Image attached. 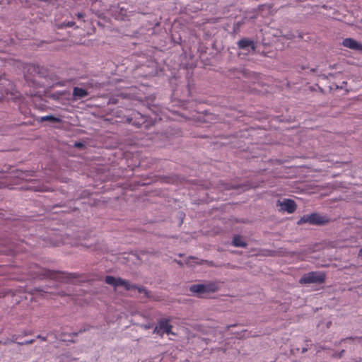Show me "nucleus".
I'll return each mask as SVG.
<instances>
[{
	"label": "nucleus",
	"instance_id": "obj_35",
	"mask_svg": "<svg viewBox=\"0 0 362 362\" xmlns=\"http://www.w3.org/2000/svg\"><path fill=\"white\" fill-rule=\"evenodd\" d=\"M83 146V144L81 143L76 144V146L79 147V146Z\"/></svg>",
	"mask_w": 362,
	"mask_h": 362
},
{
	"label": "nucleus",
	"instance_id": "obj_27",
	"mask_svg": "<svg viewBox=\"0 0 362 362\" xmlns=\"http://www.w3.org/2000/svg\"><path fill=\"white\" fill-rule=\"evenodd\" d=\"M76 16H77L78 18H81L84 16V14L82 13H78Z\"/></svg>",
	"mask_w": 362,
	"mask_h": 362
},
{
	"label": "nucleus",
	"instance_id": "obj_26",
	"mask_svg": "<svg viewBox=\"0 0 362 362\" xmlns=\"http://www.w3.org/2000/svg\"><path fill=\"white\" fill-rule=\"evenodd\" d=\"M357 337H346V338L342 339L341 340V341H344L347 340V339H349V340H354V339H355Z\"/></svg>",
	"mask_w": 362,
	"mask_h": 362
},
{
	"label": "nucleus",
	"instance_id": "obj_10",
	"mask_svg": "<svg viewBox=\"0 0 362 362\" xmlns=\"http://www.w3.org/2000/svg\"><path fill=\"white\" fill-rule=\"evenodd\" d=\"M88 95V92L79 87H74L73 89V97L75 100L81 99Z\"/></svg>",
	"mask_w": 362,
	"mask_h": 362
},
{
	"label": "nucleus",
	"instance_id": "obj_23",
	"mask_svg": "<svg viewBox=\"0 0 362 362\" xmlns=\"http://www.w3.org/2000/svg\"><path fill=\"white\" fill-rule=\"evenodd\" d=\"M344 353V350L343 349L341 351H339L338 354H334V356L340 358L343 356Z\"/></svg>",
	"mask_w": 362,
	"mask_h": 362
},
{
	"label": "nucleus",
	"instance_id": "obj_22",
	"mask_svg": "<svg viewBox=\"0 0 362 362\" xmlns=\"http://www.w3.org/2000/svg\"><path fill=\"white\" fill-rule=\"evenodd\" d=\"M224 189H231L236 188L235 186L230 184H223Z\"/></svg>",
	"mask_w": 362,
	"mask_h": 362
},
{
	"label": "nucleus",
	"instance_id": "obj_39",
	"mask_svg": "<svg viewBox=\"0 0 362 362\" xmlns=\"http://www.w3.org/2000/svg\"><path fill=\"white\" fill-rule=\"evenodd\" d=\"M177 264L180 265H182V263L180 261L175 260Z\"/></svg>",
	"mask_w": 362,
	"mask_h": 362
},
{
	"label": "nucleus",
	"instance_id": "obj_12",
	"mask_svg": "<svg viewBox=\"0 0 362 362\" xmlns=\"http://www.w3.org/2000/svg\"><path fill=\"white\" fill-rule=\"evenodd\" d=\"M39 121L40 122L48 121V122H53V123L54 122L60 123V122H62V119L60 117H57L50 115H46V116L41 117L39 119Z\"/></svg>",
	"mask_w": 362,
	"mask_h": 362
},
{
	"label": "nucleus",
	"instance_id": "obj_33",
	"mask_svg": "<svg viewBox=\"0 0 362 362\" xmlns=\"http://www.w3.org/2000/svg\"><path fill=\"white\" fill-rule=\"evenodd\" d=\"M308 348H305H305H303V349H302V353H305V352L308 351Z\"/></svg>",
	"mask_w": 362,
	"mask_h": 362
},
{
	"label": "nucleus",
	"instance_id": "obj_21",
	"mask_svg": "<svg viewBox=\"0 0 362 362\" xmlns=\"http://www.w3.org/2000/svg\"><path fill=\"white\" fill-rule=\"evenodd\" d=\"M35 341V339H30V340H25L24 341L21 342H17L19 345H27V344H31Z\"/></svg>",
	"mask_w": 362,
	"mask_h": 362
},
{
	"label": "nucleus",
	"instance_id": "obj_41",
	"mask_svg": "<svg viewBox=\"0 0 362 362\" xmlns=\"http://www.w3.org/2000/svg\"><path fill=\"white\" fill-rule=\"evenodd\" d=\"M190 259H197L196 257H189Z\"/></svg>",
	"mask_w": 362,
	"mask_h": 362
},
{
	"label": "nucleus",
	"instance_id": "obj_28",
	"mask_svg": "<svg viewBox=\"0 0 362 362\" xmlns=\"http://www.w3.org/2000/svg\"><path fill=\"white\" fill-rule=\"evenodd\" d=\"M209 266H211V267H217L216 265L214 264V263L212 262V261H210V262H207Z\"/></svg>",
	"mask_w": 362,
	"mask_h": 362
},
{
	"label": "nucleus",
	"instance_id": "obj_9",
	"mask_svg": "<svg viewBox=\"0 0 362 362\" xmlns=\"http://www.w3.org/2000/svg\"><path fill=\"white\" fill-rule=\"evenodd\" d=\"M343 46L354 50H362V44L353 38H346L342 42Z\"/></svg>",
	"mask_w": 362,
	"mask_h": 362
},
{
	"label": "nucleus",
	"instance_id": "obj_15",
	"mask_svg": "<svg viewBox=\"0 0 362 362\" xmlns=\"http://www.w3.org/2000/svg\"><path fill=\"white\" fill-rule=\"evenodd\" d=\"M131 286H132L131 287V290L132 289H136L139 293H144L146 298H150L151 297L150 291H148L147 289H146L145 287L139 286H138L136 284H131Z\"/></svg>",
	"mask_w": 362,
	"mask_h": 362
},
{
	"label": "nucleus",
	"instance_id": "obj_3",
	"mask_svg": "<svg viewBox=\"0 0 362 362\" xmlns=\"http://www.w3.org/2000/svg\"><path fill=\"white\" fill-rule=\"evenodd\" d=\"M329 219L325 216H322L317 213H312L310 214H305L302 216L298 221L297 224L300 226L304 223H310L315 226H324L328 223Z\"/></svg>",
	"mask_w": 362,
	"mask_h": 362
},
{
	"label": "nucleus",
	"instance_id": "obj_14",
	"mask_svg": "<svg viewBox=\"0 0 362 362\" xmlns=\"http://www.w3.org/2000/svg\"><path fill=\"white\" fill-rule=\"evenodd\" d=\"M38 69V65L35 64H30L26 66V73L25 75L26 78H28V75L35 76L37 75V70Z\"/></svg>",
	"mask_w": 362,
	"mask_h": 362
},
{
	"label": "nucleus",
	"instance_id": "obj_37",
	"mask_svg": "<svg viewBox=\"0 0 362 362\" xmlns=\"http://www.w3.org/2000/svg\"><path fill=\"white\" fill-rule=\"evenodd\" d=\"M319 348H320L321 349H323V350H325V349H327L326 347H325V346H319Z\"/></svg>",
	"mask_w": 362,
	"mask_h": 362
},
{
	"label": "nucleus",
	"instance_id": "obj_36",
	"mask_svg": "<svg viewBox=\"0 0 362 362\" xmlns=\"http://www.w3.org/2000/svg\"><path fill=\"white\" fill-rule=\"evenodd\" d=\"M70 335H73V336H77L78 335V333L77 332H73L71 333Z\"/></svg>",
	"mask_w": 362,
	"mask_h": 362
},
{
	"label": "nucleus",
	"instance_id": "obj_17",
	"mask_svg": "<svg viewBox=\"0 0 362 362\" xmlns=\"http://www.w3.org/2000/svg\"><path fill=\"white\" fill-rule=\"evenodd\" d=\"M117 278L112 276H106L105 281L107 284L115 286Z\"/></svg>",
	"mask_w": 362,
	"mask_h": 362
},
{
	"label": "nucleus",
	"instance_id": "obj_8",
	"mask_svg": "<svg viewBox=\"0 0 362 362\" xmlns=\"http://www.w3.org/2000/svg\"><path fill=\"white\" fill-rule=\"evenodd\" d=\"M238 47L240 49H243L250 52V49L252 51H255L256 46L254 40L244 37L240 39L237 42Z\"/></svg>",
	"mask_w": 362,
	"mask_h": 362
},
{
	"label": "nucleus",
	"instance_id": "obj_40",
	"mask_svg": "<svg viewBox=\"0 0 362 362\" xmlns=\"http://www.w3.org/2000/svg\"><path fill=\"white\" fill-rule=\"evenodd\" d=\"M85 331H86V329H81V330L79 331V333L83 332H85Z\"/></svg>",
	"mask_w": 362,
	"mask_h": 362
},
{
	"label": "nucleus",
	"instance_id": "obj_19",
	"mask_svg": "<svg viewBox=\"0 0 362 362\" xmlns=\"http://www.w3.org/2000/svg\"><path fill=\"white\" fill-rule=\"evenodd\" d=\"M75 25L74 21H68V22H64L61 24L59 28H71L73 27Z\"/></svg>",
	"mask_w": 362,
	"mask_h": 362
},
{
	"label": "nucleus",
	"instance_id": "obj_5",
	"mask_svg": "<svg viewBox=\"0 0 362 362\" xmlns=\"http://www.w3.org/2000/svg\"><path fill=\"white\" fill-rule=\"evenodd\" d=\"M147 119L148 117L146 115L139 112H134L131 117L124 116L122 121L132 124L136 127L144 125L146 129H148L150 126L153 125V122L152 121L148 122Z\"/></svg>",
	"mask_w": 362,
	"mask_h": 362
},
{
	"label": "nucleus",
	"instance_id": "obj_25",
	"mask_svg": "<svg viewBox=\"0 0 362 362\" xmlns=\"http://www.w3.org/2000/svg\"><path fill=\"white\" fill-rule=\"evenodd\" d=\"M37 338L41 339L42 341H47V337H43V336H42L40 334L37 335Z\"/></svg>",
	"mask_w": 362,
	"mask_h": 362
},
{
	"label": "nucleus",
	"instance_id": "obj_2",
	"mask_svg": "<svg viewBox=\"0 0 362 362\" xmlns=\"http://www.w3.org/2000/svg\"><path fill=\"white\" fill-rule=\"evenodd\" d=\"M189 290L198 298H206L208 295L218 291L219 285L216 281H210L206 284L191 285Z\"/></svg>",
	"mask_w": 362,
	"mask_h": 362
},
{
	"label": "nucleus",
	"instance_id": "obj_13",
	"mask_svg": "<svg viewBox=\"0 0 362 362\" xmlns=\"http://www.w3.org/2000/svg\"><path fill=\"white\" fill-rule=\"evenodd\" d=\"M117 286H124L126 291L131 290V284L129 282L125 279H123L120 277L117 278L116 284L115 287Z\"/></svg>",
	"mask_w": 362,
	"mask_h": 362
},
{
	"label": "nucleus",
	"instance_id": "obj_32",
	"mask_svg": "<svg viewBox=\"0 0 362 362\" xmlns=\"http://www.w3.org/2000/svg\"><path fill=\"white\" fill-rule=\"evenodd\" d=\"M59 295L61 296H65L66 293L62 291V292L59 293Z\"/></svg>",
	"mask_w": 362,
	"mask_h": 362
},
{
	"label": "nucleus",
	"instance_id": "obj_34",
	"mask_svg": "<svg viewBox=\"0 0 362 362\" xmlns=\"http://www.w3.org/2000/svg\"><path fill=\"white\" fill-rule=\"evenodd\" d=\"M34 291H42V290L39 288H36L33 290Z\"/></svg>",
	"mask_w": 362,
	"mask_h": 362
},
{
	"label": "nucleus",
	"instance_id": "obj_7",
	"mask_svg": "<svg viewBox=\"0 0 362 362\" xmlns=\"http://www.w3.org/2000/svg\"><path fill=\"white\" fill-rule=\"evenodd\" d=\"M170 320L167 318L160 319L156 327H155L154 331L158 334L159 333H166L168 334L172 333L173 326L169 323Z\"/></svg>",
	"mask_w": 362,
	"mask_h": 362
},
{
	"label": "nucleus",
	"instance_id": "obj_31",
	"mask_svg": "<svg viewBox=\"0 0 362 362\" xmlns=\"http://www.w3.org/2000/svg\"><path fill=\"white\" fill-rule=\"evenodd\" d=\"M358 257H361L362 259V247L358 251Z\"/></svg>",
	"mask_w": 362,
	"mask_h": 362
},
{
	"label": "nucleus",
	"instance_id": "obj_18",
	"mask_svg": "<svg viewBox=\"0 0 362 362\" xmlns=\"http://www.w3.org/2000/svg\"><path fill=\"white\" fill-rule=\"evenodd\" d=\"M272 8V6L271 4H262L258 6V11H262L264 9L270 11Z\"/></svg>",
	"mask_w": 362,
	"mask_h": 362
},
{
	"label": "nucleus",
	"instance_id": "obj_24",
	"mask_svg": "<svg viewBox=\"0 0 362 362\" xmlns=\"http://www.w3.org/2000/svg\"><path fill=\"white\" fill-rule=\"evenodd\" d=\"M17 339H18V336H16V335L13 334V335H12V337H11V342L17 343V342H18V341H16V340H17Z\"/></svg>",
	"mask_w": 362,
	"mask_h": 362
},
{
	"label": "nucleus",
	"instance_id": "obj_16",
	"mask_svg": "<svg viewBox=\"0 0 362 362\" xmlns=\"http://www.w3.org/2000/svg\"><path fill=\"white\" fill-rule=\"evenodd\" d=\"M37 75L40 77L45 78L48 75V70L44 66L38 65V69L37 70Z\"/></svg>",
	"mask_w": 362,
	"mask_h": 362
},
{
	"label": "nucleus",
	"instance_id": "obj_1",
	"mask_svg": "<svg viewBox=\"0 0 362 362\" xmlns=\"http://www.w3.org/2000/svg\"><path fill=\"white\" fill-rule=\"evenodd\" d=\"M28 274L33 279L42 280L49 279L61 283H69L71 279L80 276L78 273H68L59 270H51L41 267L37 264H31L29 266Z\"/></svg>",
	"mask_w": 362,
	"mask_h": 362
},
{
	"label": "nucleus",
	"instance_id": "obj_30",
	"mask_svg": "<svg viewBox=\"0 0 362 362\" xmlns=\"http://www.w3.org/2000/svg\"><path fill=\"white\" fill-rule=\"evenodd\" d=\"M235 326H236V324H234V325H228V326L226 327V329H227V330H228L230 327H235Z\"/></svg>",
	"mask_w": 362,
	"mask_h": 362
},
{
	"label": "nucleus",
	"instance_id": "obj_4",
	"mask_svg": "<svg viewBox=\"0 0 362 362\" xmlns=\"http://www.w3.org/2000/svg\"><path fill=\"white\" fill-rule=\"evenodd\" d=\"M326 274L324 272L315 271L305 274L300 279V284H322L325 282Z\"/></svg>",
	"mask_w": 362,
	"mask_h": 362
},
{
	"label": "nucleus",
	"instance_id": "obj_11",
	"mask_svg": "<svg viewBox=\"0 0 362 362\" xmlns=\"http://www.w3.org/2000/svg\"><path fill=\"white\" fill-rule=\"evenodd\" d=\"M232 245L235 247H240L245 248L247 246V243L243 240L241 235H235L233 238Z\"/></svg>",
	"mask_w": 362,
	"mask_h": 362
},
{
	"label": "nucleus",
	"instance_id": "obj_20",
	"mask_svg": "<svg viewBox=\"0 0 362 362\" xmlns=\"http://www.w3.org/2000/svg\"><path fill=\"white\" fill-rule=\"evenodd\" d=\"M117 103H118V100L115 97L110 98L107 102L108 105H116Z\"/></svg>",
	"mask_w": 362,
	"mask_h": 362
},
{
	"label": "nucleus",
	"instance_id": "obj_38",
	"mask_svg": "<svg viewBox=\"0 0 362 362\" xmlns=\"http://www.w3.org/2000/svg\"><path fill=\"white\" fill-rule=\"evenodd\" d=\"M310 71H312V72H315V71H316V69H315V68L311 69H310Z\"/></svg>",
	"mask_w": 362,
	"mask_h": 362
},
{
	"label": "nucleus",
	"instance_id": "obj_6",
	"mask_svg": "<svg viewBox=\"0 0 362 362\" xmlns=\"http://www.w3.org/2000/svg\"><path fill=\"white\" fill-rule=\"evenodd\" d=\"M277 206H280V211H286L288 214L293 213L297 208L295 201L291 199H284L282 202L279 200Z\"/></svg>",
	"mask_w": 362,
	"mask_h": 362
},
{
	"label": "nucleus",
	"instance_id": "obj_29",
	"mask_svg": "<svg viewBox=\"0 0 362 362\" xmlns=\"http://www.w3.org/2000/svg\"><path fill=\"white\" fill-rule=\"evenodd\" d=\"M2 81H6V79L5 78L4 75H0V82Z\"/></svg>",
	"mask_w": 362,
	"mask_h": 362
}]
</instances>
